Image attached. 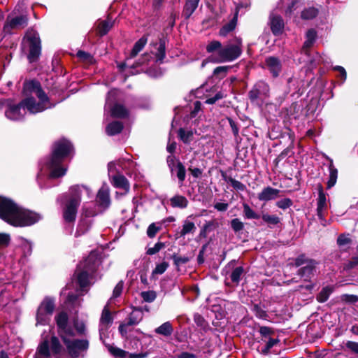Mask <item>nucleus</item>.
<instances>
[{
    "instance_id": "obj_28",
    "label": "nucleus",
    "mask_w": 358,
    "mask_h": 358,
    "mask_svg": "<svg viewBox=\"0 0 358 358\" xmlns=\"http://www.w3.org/2000/svg\"><path fill=\"white\" fill-rule=\"evenodd\" d=\"M110 113L114 117L123 118L127 115L128 111L124 106L121 104H115L110 108Z\"/></svg>"
},
{
    "instance_id": "obj_51",
    "label": "nucleus",
    "mask_w": 358,
    "mask_h": 358,
    "mask_svg": "<svg viewBox=\"0 0 358 358\" xmlns=\"http://www.w3.org/2000/svg\"><path fill=\"white\" fill-rule=\"evenodd\" d=\"M292 205V201L290 199L285 198L278 201L276 206L281 209H287Z\"/></svg>"
},
{
    "instance_id": "obj_13",
    "label": "nucleus",
    "mask_w": 358,
    "mask_h": 358,
    "mask_svg": "<svg viewBox=\"0 0 358 358\" xmlns=\"http://www.w3.org/2000/svg\"><path fill=\"white\" fill-rule=\"evenodd\" d=\"M26 114V108L21 101L18 104H15L12 101L8 103L7 108L5 110L6 117L13 121H18L22 120Z\"/></svg>"
},
{
    "instance_id": "obj_6",
    "label": "nucleus",
    "mask_w": 358,
    "mask_h": 358,
    "mask_svg": "<svg viewBox=\"0 0 358 358\" xmlns=\"http://www.w3.org/2000/svg\"><path fill=\"white\" fill-rule=\"evenodd\" d=\"M23 49L27 50L30 62L36 61L41 54V40L39 34L34 30L28 31L23 39Z\"/></svg>"
},
{
    "instance_id": "obj_41",
    "label": "nucleus",
    "mask_w": 358,
    "mask_h": 358,
    "mask_svg": "<svg viewBox=\"0 0 358 358\" xmlns=\"http://www.w3.org/2000/svg\"><path fill=\"white\" fill-rule=\"evenodd\" d=\"M316 38V32L313 29H310L306 33V40L304 42V48H308L312 46Z\"/></svg>"
},
{
    "instance_id": "obj_20",
    "label": "nucleus",
    "mask_w": 358,
    "mask_h": 358,
    "mask_svg": "<svg viewBox=\"0 0 358 358\" xmlns=\"http://www.w3.org/2000/svg\"><path fill=\"white\" fill-rule=\"evenodd\" d=\"M266 64L268 69L272 73L273 77L278 76L281 71V64L278 59L271 57L266 59Z\"/></svg>"
},
{
    "instance_id": "obj_16",
    "label": "nucleus",
    "mask_w": 358,
    "mask_h": 358,
    "mask_svg": "<svg viewBox=\"0 0 358 358\" xmlns=\"http://www.w3.org/2000/svg\"><path fill=\"white\" fill-rule=\"evenodd\" d=\"M108 350L116 358H146L148 355V352H142L138 354H130L120 348L109 346Z\"/></svg>"
},
{
    "instance_id": "obj_55",
    "label": "nucleus",
    "mask_w": 358,
    "mask_h": 358,
    "mask_svg": "<svg viewBox=\"0 0 358 358\" xmlns=\"http://www.w3.org/2000/svg\"><path fill=\"white\" fill-rule=\"evenodd\" d=\"M160 230L159 227H157L155 223L150 224L147 230V234L150 238H153Z\"/></svg>"
},
{
    "instance_id": "obj_34",
    "label": "nucleus",
    "mask_w": 358,
    "mask_h": 358,
    "mask_svg": "<svg viewBox=\"0 0 358 358\" xmlns=\"http://www.w3.org/2000/svg\"><path fill=\"white\" fill-rule=\"evenodd\" d=\"M113 26L110 20L101 21L97 27L98 31L101 36L106 34Z\"/></svg>"
},
{
    "instance_id": "obj_15",
    "label": "nucleus",
    "mask_w": 358,
    "mask_h": 358,
    "mask_svg": "<svg viewBox=\"0 0 358 358\" xmlns=\"http://www.w3.org/2000/svg\"><path fill=\"white\" fill-rule=\"evenodd\" d=\"M143 318V312L139 309H134L129 315L128 321L119 327V331L122 336H125L127 328L138 324Z\"/></svg>"
},
{
    "instance_id": "obj_31",
    "label": "nucleus",
    "mask_w": 358,
    "mask_h": 358,
    "mask_svg": "<svg viewBox=\"0 0 358 358\" xmlns=\"http://www.w3.org/2000/svg\"><path fill=\"white\" fill-rule=\"evenodd\" d=\"M122 129V124L120 122L115 121L108 124L106 131L108 135L113 136L120 133Z\"/></svg>"
},
{
    "instance_id": "obj_40",
    "label": "nucleus",
    "mask_w": 358,
    "mask_h": 358,
    "mask_svg": "<svg viewBox=\"0 0 358 358\" xmlns=\"http://www.w3.org/2000/svg\"><path fill=\"white\" fill-rule=\"evenodd\" d=\"M176 171L177 177H178L179 181L180 182V183H182L185 179L186 173H185V166L179 161H178L176 163Z\"/></svg>"
},
{
    "instance_id": "obj_4",
    "label": "nucleus",
    "mask_w": 358,
    "mask_h": 358,
    "mask_svg": "<svg viewBox=\"0 0 358 358\" xmlns=\"http://www.w3.org/2000/svg\"><path fill=\"white\" fill-rule=\"evenodd\" d=\"M85 192L87 197H92V191L83 185H75L70 189V196L66 201V203L63 210V217L65 221L72 222L75 220L77 213V208L80 202V194Z\"/></svg>"
},
{
    "instance_id": "obj_27",
    "label": "nucleus",
    "mask_w": 358,
    "mask_h": 358,
    "mask_svg": "<svg viewBox=\"0 0 358 358\" xmlns=\"http://www.w3.org/2000/svg\"><path fill=\"white\" fill-rule=\"evenodd\" d=\"M111 322L112 317L110 315V312L108 309L107 306H105L102 311L101 317L100 319V331H103Z\"/></svg>"
},
{
    "instance_id": "obj_36",
    "label": "nucleus",
    "mask_w": 358,
    "mask_h": 358,
    "mask_svg": "<svg viewBox=\"0 0 358 358\" xmlns=\"http://www.w3.org/2000/svg\"><path fill=\"white\" fill-rule=\"evenodd\" d=\"M236 26V17H234L229 23L225 24L220 30V35L222 36H227L229 32L232 31Z\"/></svg>"
},
{
    "instance_id": "obj_56",
    "label": "nucleus",
    "mask_w": 358,
    "mask_h": 358,
    "mask_svg": "<svg viewBox=\"0 0 358 358\" xmlns=\"http://www.w3.org/2000/svg\"><path fill=\"white\" fill-rule=\"evenodd\" d=\"M10 241V235L5 233H0V247H6Z\"/></svg>"
},
{
    "instance_id": "obj_17",
    "label": "nucleus",
    "mask_w": 358,
    "mask_h": 358,
    "mask_svg": "<svg viewBox=\"0 0 358 358\" xmlns=\"http://www.w3.org/2000/svg\"><path fill=\"white\" fill-rule=\"evenodd\" d=\"M28 17L27 15L16 16L11 18L6 24L4 29H23L27 25Z\"/></svg>"
},
{
    "instance_id": "obj_23",
    "label": "nucleus",
    "mask_w": 358,
    "mask_h": 358,
    "mask_svg": "<svg viewBox=\"0 0 358 358\" xmlns=\"http://www.w3.org/2000/svg\"><path fill=\"white\" fill-rule=\"evenodd\" d=\"M315 270V262L313 261H309L306 266L299 270L298 274L303 278L304 280H308L313 276Z\"/></svg>"
},
{
    "instance_id": "obj_11",
    "label": "nucleus",
    "mask_w": 358,
    "mask_h": 358,
    "mask_svg": "<svg viewBox=\"0 0 358 358\" xmlns=\"http://www.w3.org/2000/svg\"><path fill=\"white\" fill-rule=\"evenodd\" d=\"M67 336H66L62 339L66 345L69 355L72 358L78 357L82 352L86 351L88 349L89 343L87 340L71 341Z\"/></svg>"
},
{
    "instance_id": "obj_60",
    "label": "nucleus",
    "mask_w": 358,
    "mask_h": 358,
    "mask_svg": "<svg viewBox=\"0 0 358 358\" xmlns=\"http://www.w3.org/2000/svg\"><path fill=\"white\" fill-rule=\"evenodd\" d=\"M337 243L339 246H344L350 243V239L345 235H341L337 239Z\"/></svg>"
},
{
    "instance_id": "obj_10",
    "label": "nucleus",
    "mask_w": 358,
    "mask_h": 358,
    "mask_svg": "<svg viewBox=\"0 0 358 358\" xmlns=\"http://www.w3.org/2000/svg\"><path fill=\"white\" fill-rule=\"evenodd\" d=\"M42 218V216L35 212L20 207L15 221V227H27L35 224Z\"/></svg>"
},
{
    "instance_id": "obj_5",
    "label": "nucleus",
    "mask_w": 358,
    "mask_h": 358,
    "mask_svg": "<svg viewBox=\"0 0 358 358\" xmlns=\"http://www.w3.org/2000/svg\"><path fill=\"white\" fill-rule=\"evenodd\" d=\"M97 264L98 259L96 255L92 253L78 266L76 275L82 291L90 285V274L95 271Z\"/></svg>"
},
{
    "instance_id": "obj_46",
    "label": "nucleus",
    "mask_w": 358,
    "mask_h": 358,
    "mask_svg": "<svg viewBox=\"0 0 358 358\" xmlns=\"http://www.w3.org/2000/svg\"><path fill=\"white\" fill-rule=\"evenodd\" d=\"M21 248L24 256L30 255L32 251V245L28 241L21 239Z\"/></svg>"
},
{
    "instance_id": "obj_29",
    "label": "nucleus",
    "mask_w": 358,
    "mask_h": 358,
    "mask_svg": "<svg viewBox=\"0 0 358 358\" xmlns=\"http://www.w3.org/2000/svg\"><path fill=\"white\" fill-rule=\"evenodd\" d=\"M155 331L157 334H160L164 336H169L172 334L173 329L169 322H166L155 329Z\"/></svg>"
},
{
    "instance_id": "obj_32",
    "label": "nucleus",
    "mask_w": 358,
    "mask_h": 358,
    "mask_svg": "<svg viewBox=\"0 0 358 358\" xmlns=\"http://www.w3.org/2000/svg\"><path fill=\"white\" fill-rule=\"evenodd\" d=\"M170 201L171 206L174 208H185L188 204L187 199L185 196L180 195L172 197Z\"/></svg>"
},
{
    "instance_id": "obj_37",
    "label": "nucleus",
    "mask_w": 358,
    "mask_h": 358,
    "mask_svg": "<svg viewBox=\"0 0 358 358\" xmlns=\"http://www.w3.org/2000/svg\"><path fill=\"white\" fill-rule=\"evenodd\" d=\"M338 171L332 164L329 166V178L327 182V188L332 187L336 182Z\"/></svg>"
},
{
    "instance_id": "obj_52",
    "label": "nucleus",
    "mask_w": 358,
    "mask_h": 358,
    "mask_svg": "<svg viewBox=\"0 0 358 358\" xmlns=\"http://www.w3.org/2000/svg\"><path fill=\"white\" fill-rule=\"evenodd\" d=\"M231 227L236 232L240 231L243 229V223L237 218L233 219L231 222Z\"/></svg>"
},
{
    "instance_id": "obj_44",
    "label": "nucleus",
    "mask_w": 358,
    "mask_h": 358,
    "mask_svg": "<svg viewBox=\"0 0 358 358\" xmlns=\"http://www.w3.org/2000/svg\"><path fill=\"white\" fill-rule=\"evenodd\" d=\"M243 273V268L241 266L234 268L231 273L230 278L233 282L238 283Z\"/></svg>"
},
{
    "instance_id": "obj_2",
    "label": "nucleus",
    "mask_w": 358,
    "mask_h": 358,
    "mask_svg": "<svg viewBox=\"0 0 358 358\" xmlns=\"http://www.w3.org/2000/svg\"><path fill=\"white\" fill-rule=\"evenodd\" d=\"M242 42L240 38H236L234 43H228L222 46L218 41H213L206 46V51L210 54V61L221 63L232 62L237 59L242 52Z\"/></svg>"
},
{
    "instance_id": "obj_38",
    "label": "nucleus",
    "mask_w": 358,
    "mask_h": 358,
    "mask_svg": "<svg viewBox=\"0 0 358 358\" xmlns=\"http://www.w3.org/2000/svg\"><path fill=\"white\" fill-rule=\"evenodd\" d=\"M156 46H157V51L155 53L157 59V61L162 62L165 57V42L162 40H160L159 43L156 44Z\"/></svg>"
},
{
    "instance_id": "obj_49",
    "label": "nucleus",
    "mask_w": 358,
    "mask_h": 358,
    "mask_svg": "<svg viewBox=\"0 0 358 358\" xmlns=\"http://www.w3.org/2000/svg\"><path fill=\"white\" fill-rule=\"evenodd\" d=\"M227 182L236 190L244 191L246 188L245 185L238 180H236L232 178H229Z\"/></svg>"
},
{
    "instance_id": "obj_9",
    "label": "nucleus",
    "mask_w": 358,
    "mask_h": 358,
    "mask_svg": "<svg viewBox=\"0 0 358 358\" xmlns=\"http://www.w3.org/2000/svg\"><path fill=\"white\" fill-rule=\"evenodd\" d=\"M55 301L50 297H45L39 305L36 313V325H46L50 321L55 310Z\"/></svg>"
},
{
    "instance_id": "obj_3",
    "label": "nucleus",
    "mask_w": 358,
    "mask_h": 358,
    "mask_svg": "<svg viewBox=\"0 0 358 358\" xmlns=\"http://www.w3.org/2000/svg\"><path fill=\"white\" fill-rule=\"evenodd\" d=\"M72 150L71 143L66 139H61L55 143L52 155L48 164L50 170V178H59L66 174V169L61 167L60 164Z\"/></svg>"
},
{
    "instance_id": "obj_58",
    "label": "nucleus",
    "mask_w": 358,
    "mask_h": 358,
    "mask_svg": "<svg viewBox=\"0 0 358 358\" xmlns=\"http://www.w3.org/2000/svg\"><path fill=\"white\" fill-rule=\"evenodd\" d=\"M77 57L83 61L91 62L92 60V57L89 53L81 50L77 52Z\"/></svg>"
},
{
    "instance_id": "obj_8",
    "label": "nucleus",
    "mask_w": 358,
    "mask_h": 358,
    "mask_svg": "<svg viewBox=\"0 0 358 358\" xmlns=\"http://www.w3.org/2000/svg\"><path fill=\"white\" fill-rule=\"evenodd\" d=\"M20 206L12 200L0 197V218L15 227Z\"/></svg>"
},
{
    "instance_id": "obj_33",
    "label": "nucleus",
    "mask_w": 358,
    "mask_h": 358,
    "mask_svg": "<svg viewBox=\"0 0 358 358\" xmlns=\"http://www.w3.org/2000/svg\"><path fill=\"white\" fill-rule=\"evenodd\" d=\"M62 294L63 295L66 294V289H63L62 292ZM66 303L68 306H72L73 308H75V307L80 306V300L78 299L77 295L68 293Z\"/></svg>"
},
{
    "instance_id": "obj_61",
    "label": "nucleus",
    "mask_w": 358,
    "mask_h": 358,
    "mask_svg": "<svg viewBox=\"0 0 358 358\" xmlns=\"http://www.w3.org/2000/svg\"><path fill=\"white\" fill-rule=\"evenodd\" d=\"M260 334L264 337H267L273 334L272 329L268 327H261L259 329Z\"/></svg>"
},
{
    "instance_id": "obj_50",
    "label": "nucleus",
    "mask_w": 358,
    "mask_h": 358,
    "mask_svg": "<svg viewBox=\"0 0 358 358\" xmlns=\"http://www.w3.org/2000/svg\"><path fill=\"white\" fill-rule=\"evenodd\" d=\"M164 247H165V244L164 243L158 242L154 245V247L150 248L147 250V254L150 255H155V254L157 253L159 250H161L162 248H164Z\"/></svg>"
},
{
    "instance_id": "obj_45",
    "label": "nucleus",
    "mask_w": 358,
    "mask_h": 358,
    "mask_svg": "<svg viewBox=\"0 0 358 358\" xmlns=\"http://www.w3.org/2000/svg\"><path fill=\"white\" fill-rule=\"evenodd\" d=\"M317 15V10L315 8H308L301 13V17L305 20H310Z\"/></svg>"
},
{
    "instance_id": "obj_19",
    "label": "nucleus",
    "mask_w": 358,
    "mask_h": 358,
    "mask_svg": "<svg viewBox=\"0 0 358 358\" xmlns=\"http://www.w3.org/2000/svg\"><path fill=\"white\" fill-rule=\"evenodd\" d=\"M280 190L271 187L264 188L260 193L258 194V199L260 201H268L273 200L278 197Z\"/></svg>"
},
{
    "instance_id": "obj_26",
    "label": "nucleus",
    "mask_w": 358,
    "mask_h": 358,
    "mask_svg": "<svg viewBox=\"0 0 358 358\" xmlns=\"http://www.w3.org/2000/svg\"><path fill=\"white\" fill-rule=\"evenodd\" d=\"M200 0H187L185 5L182 14L185 18H189L198 7Z\"/></svg>"
},
{
    "instance_id": "obj_12",
    "label": "nucleus",
    "mask_w": 358,
    "mask_h": 358,
    "mask_svg": "<svg viewBox=\"0 0 358 358\" xmlns=\"http://www.w3.org/2000/svg\"><path fill=\"white\" fill-rule=\"evenodd\" d=\"M269 86L267 83L263 81H259L249 92V98L252 102L257 101V100L264 101L269 96Z\"/></svg>"
},
{
    "instance_id": "obj_53",
    "label": "nucleus",
    "mask_w": 358,
    "mask_h": 358,
    "mask_svg": "<svg viewBox=\"0 0 358 358\" xmlns=\"http://www.w3.org/2000/svg\"><path fill=\"white\" fill-rule=\"evenodd\" d=\"M141 296L146 302H152L156 299V294L153 291L143 292Z\"/></svg>"
},
{
    "instance_id": "obj_48",
    "label": "nucleus",
    "mask_w": 358,
    "mask_h": 358,
    "mask_svg": "<svg viewBox=\"0 0 358 358\" xmlns=\"http://www.w3.org/2000/svg\"><path fill=\"white\" fill-rule=\"evenodd\" d=\"M169 267V264L166 262H163L159 264L156 265V267L152 271V275H161L163 274L167 268Z\"/></svg>"
},
{
    "instance_id": "obj_30",
    "label": "nucleus",
    "mask_w": 358,
    "mask_h": 358,
    "mask_svg": "<svg viewBox=\"0 0 358 358\" xmlns=\"http://www.w3.org/2000/svg\"><path fill=\"white\" fill-rule=\"evenodd\" d=\"M147 42L148 38L145 36H143L138 41H136L131 51L130 57L132 58L136 57L138 52L143 50Z\"/></svg>"
},
{
    "instance_id": "obj_24",
    "label": "nucleus",
    "mask_w": 358,
    "mask_h": 358,
    "mask_svg": "<svg viewBox=\"0 0 358 358\" xmlns=\"http://www.w3.org/2000/svg\"><path fill=\"white\" fill-rule=\"evenodd\" d=\"M271 29L273 34L278 35L282 32L284 22L280 16L273 15L270 20Z\"/></svg>"
},
{
    "instance_id": "obj_47",
    "label": "nucleus",
    "mask_w": 358,
    "mask_h": 358,
    "mask_svg": "<svg viewBox=\"0 0 358 358\" xmlns=\"http://www.w3.org/2000/svg\"><path fill=\"white\" fill-rule=\"evenodd\" d=\"M178 135L180 139L185 143H189L191 141L193 133L192 131H186L183 129H180L178 131Z\"/></svg>"
},
{
    "instance_id": "obj_54",
    "label": "nucleus",
    "mask_w": 358,
    "mask_h": 358,
    "mask_svg": "<svg viewBox=\"0 0 358 358\" xmlns=\"http://www.w3.org/2000/svg\"><path fill=\"white\" fill-rule=\"evenodd\" d=\"M194 321L196 325L202 329H205L206 327V322L204 318L199 314H195L194 315Z\"/></svg>"
},
{
    "instance_id": "obj_18",
    "label": "nucleus",
    "mask_w": 358,
    "mask_h": 358,
    "mask_svg": "<svg viewBox=\"0 0 358 358\" xmlns=\"http://www.w3.org/2000/svg\"><path fill=\"white\" fill-rule=\"evenodd\" d=\"M96 201L103 208H107L110 205L109 188L106 184L99 190Z\"/></svg>"
},
{
    "instance_id": "obj_1",
    "label": "nucleus",
    "mask_w": 358,
    "mask_h": 358,
    "mask_svg": "<svg viewBox=\"0 0 358 358\" xmlns=\"http://www.w3.org/2000/svg\"><path fill=\"white\" fill-rule=\"evenodd\" d=\"M23 92L26 96L22 101L30 113H41L54 106L52 104L38 82L27 81L24 83Z\"/></svg>"
},
{
    "instance_id": "obj_63",
    "label": "nucleus",
    "mask_w": 358,
    "mask_h": 358,
    "mask_svg": "<svg viewBox=\"0 0 358 358\" xmlns=\"http://www.w3.org/2000/svg\"><path fill=\"white\" fill-rule=\"evenodd\" d=\"M346 347L351 351L358 353V343L354 341H348Z\"/></svg>"
},
{
    "instance_id": "obj_7",
    "label": "nucleus",
    "mask_w": 358,
    "mask_h": 358,
    "mask_svg": "<svg viewBox=\"0 0 358 358\" xmlns=\"http://www.w3.org/2000/svg\"><path fill=\"white\" fill-rule=\"evenodd\" d=\"M52 353L57 358H62L65 352L64 348L61 345L59 339L56 336H52L50 339V346L48 340H45L40 343L37 348L36 358H48Z\"/></svg>"
},
{
    "instance_id": "obj_25",
    "label": "nucleus",
    "mask_w": 358,
    "mask_h": 358,
    "mask_svg": "<svg viewBox=\"0 0 358 358\" xmlns=\"http://www.w3.org/2000/svg\"><path fill=\"white\" fill-rule=\"evenodd\" d=\"M326 201H327L326 196H325L322 189H321L319 192L318 199H317V215L320 220L324 219L323 212L326 209V207H327Z\"/></svg>"
},
{
    "instance_id": "obj_14",
    "label": "nucleus",
    "mask_w": 358,
    "mask_h": 358,
    "mask_svg": "<svg viewBox=\"0 0 358 358\" xmlns=\"http://www.w3.org/2000/svg\"><path fill=\"white\" fill-rule=\"evenodd\" d=\"M58 334L62 338L66 336H73L72 329L68 325V315L64 312L59 313L55 317Z\"/></svg>"
},
{
    "instance_id": "obj_39",
    "label": "nucleus",
    "mask_w": 358,
    "mask_h": 358,
    "mask_svg": "<svg viewBox=\"0 0 358 358\" xmlns=\"http://www.w3.org/2000/svg\"><path fill=\"white\" fill-rule=\"evenodd\" d=\"M332 292V289L329 287L323 288L321 292L318 294L317 299L319 302H325L329 297Z\"/></svg>"
},
{
    "instance_id": "obj_57",
    "label": "nucleus",
    "mask_w": 358,
    "mask_h": 358,
    "mask_svg": "<svg viewBox=\"0 0 358 358\" xmlns=\"http://www.w3.org/2000/svg\"><path fill=\"white\" fill-rule=\"evenodd\" d=\"M123 282L120 281L115 287L113 292V298H117L120 296L123 289Z\"/></svg>"
},
{
    "instance_id": "obj_35",
    "label": "nucleus",
    "mask_w": 358,
    "mask_h": 358,
    "mask_svg": "<svg viewBox=\"0 0 358 358\" xmlns=\"http://www.w3.org/2000/svg\"><path fill=\"white\" fill-rule=\"evenodd\" d=\"M196 227L194 222L185 220L182 225V229L180 232V236L184 237L187 234H192L195 231Z\"/></svg>"
},
{
    "instance_id": "obj_62",
    "label": "nucleus",
    "mask_w": 358,
    "mask_h": 358,
    "mask_svg": "<svg viewBox=\"0 0 358 358\" xmlns=\"http://www.w3.org/2000/svg\"><path fill=\"white\" fill-rule=\"evenodd\" d=\"M341 298L345 302L354 303L358 301V297L355 295L344 294Z\"/></svg>"
},
{
    "instance_id": "obj_22",
    "label": "nucleus",
    "mask_w": 358,
    "mask_h": 358,
    "mask_svg": "<svg viewBox=\"0 0 358 358\" xmlns=\"http://www.w3.org/2000/svg\"><path fill=\"white\" fill-rule=\"evenodd\" d=\"M127 162L128 161H126L125 159H119L117 161L110 162L108 163V169L109 177L112 178L114 175L120 174V169H124L126 168L125 163Z\"/></svg>"
},
{
    "instance_id": "obj_42",
    "label": "nucleus",
    "mask_w": 358,
    "mask_h": 358,
    "mask_svg": "<svg viewBox=\"0 0 358 358\" xmlns=\"http://www.w3.org/2000/svg\"><path fill=\"white\" fill-rule=\"evenodd\" d=\"M262 218L267 224L273 225L278 224L280 221L278 216L275 215H269L268 213H264L262 215Z\"/></svg>"
},
{
    "instance_id": "obj_21",
    "label": "nucleus",
    "mask_w": 358,
    "mask_h": 358,
    "mask_svg": "<svg viewBox=\"0 0 358 358\" xmlns=\"http://www.w3.org/2000/svg\"><path fill=\"white\" fill-rule=\"evenodd\" d=\"M111 178L112 183L115 187L122 189L125 191V193H127L129 191V183L124 176L121 174H117L113 176Z\"/></svg>"
},
{
    "instance_id": "obj_64",
    "label": "nucleus",
    "mask_w": 358,
    "mask_h": 358,
    "mask_svg": "<svg viewBox=\"0 0 358 358\" xmlns=\"http://www.w3.org/2000/svg\"><path fill=\"white\" fill-rule=\"evenodd\" d=\"M227 69H228V67H227V66H218L215 69L213 73H214V75H218L220 73H222L223 76H225Z\"/></svg>"
},
{
    "instance_id": "obj_59",
    "label": "nucleus",
    "mask_w": 358,
    "mask_h": 358,
    "mask_svg": "<svg viewBox=\"0 0 358 358\" xmlns=\"http://www.w3.org/2000/svg\"><path fill=\"white\" fill-rule=\"evenodd\" d=\"M173 259L176 266L186 264L189 261V258L187 257H180L176 255H174Z\"/></svg>"
},
{
    "instance_id": "obj_43",
    "label": "nucleus",
    "mask_w": 358,
    "mask_h": 358,
    "mask_svg": "<svg viewBox=\"0 0 358 358\" xmlns=\"http://www.w3.org/2000/svg\"><path fill=\"white\" fill-rule=\"evenodd\" d=\"M243 213L248 219H258L259 215L257 214L247 203L243 204Z\"/></svg>"
}]
</instances>
